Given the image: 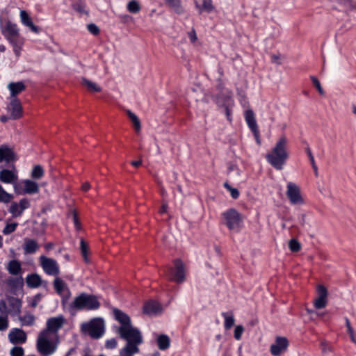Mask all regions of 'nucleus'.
I'll use <instances>...</instances> for the list:
<instances>
[{"instance_id": "nucleus-1", "label": "nucleus", "mask_w": 356, "mask_h": 356, "mask_svg": "<svg viewBox=\"0 0 356 356\" xmlns=\"http://www.w3.org/2000/svg\"><path fill=\"white\" fill-rule=\"evenodd\" d=\"M113 314L115 319L120 324L116 330L120 339L125 341L143 339L141 332L132 325L131 318L128 314L118 308H113Z\"/></svg>"}, {"instance_id": "nucleus-2", "label": "nucleus", "mask_w": 356, "mask_h": 356, "mask_svg": "<svg viewBox=\"0 0 356 356\" xmlns=\"http://www.w3.org/2000/svg\"><path fill=\"white\" fill-rule=\"evenodd\" d=\"M288 143L287 138L285 136H281L271 152L266 155L268 163L277 170L283 169L289 158V154L287 151Z\"/></svg>"}, {"instance_id": "nucleus-3", "label": "nucleus", "mask_w": 356, "mask_h": 356, "mask_svg": "<svg viewBox=\"0 0 356 356\" xmlns=\"http://www.w3.org/2000/svg\"><path fill=\"white\" fill-rule=\"evenodd\" d=\"M100 302L96 296L81 293L67 305L68 310L72 313L81 310H96L100 307Z\"/></svg>"}, {"instance_id": "nucleus-4", "label": "nucleus", "mask_w": 356, "mask_h": 356, "mask_svg": "<svg viewBox=\"0 0 356 356\" xmlns=\"http://www.w3.org/2000/svg\"><path fill=\"white\" fill-rule=\"evenodd\" d=\"M3 35L13 47V51L19 56L24 44V38L19 35L16 24H1Z\"/></svg>"}, {"instance_id": "nucleus-5", "label": "nucleus", "mask_w": 356, "mask_h": 356, "mask_svg": "<svg viewBox=\"0 0 356 356\" xmlns=\"http://www.w3.org/2000/svg\"><path fill=\"white\" fill-rule=\"evenodd\" d=\"M243 216L236 209L230 208L221 213L220 223L229 231L240 232L243 227Z\"/></svg>"}, {"instance_id": "nucleus-6", "label": "nucleus", "mask_w": 356, "mask_h": 356, "mask_svg": "<svg viewBox=\"0 0 356 356\" xmlns=\"http://www.w3.org/2000/svg\"><path fill=\"white\" fill-rule=\"evenodd\" d=\"M173 264L174 267L170 266L165 267L163 274L168 280L181 284L185 280L184 264L180 259H175Z\"/></svg>"}, {"instance_id": "nucleus-7", "label": "nucleus", "mask_w": 356, "mask_h": 356, "mask_svg": "<svg viewBox=\"0 0 356 356\" xmlns=\"http://www.w3.org/2000/svg\"><path fill=\"white\" fill-rule=\"evenodd\" d=\"M81 331L88 334L92 339H99L104 332V323L102 318H96L88 323H83Z\"/></svg>"}, {"instance_id": "nucleus-8", "label": "nucleus", "mask_w": 356, "mask_h": 356, "mask_svg": "<svg viewBox=\"0 0 356 356\" xmlns=\"http://www.w3.org/2000/svg\"><path fill=\"white\" fill-rule=\"evenodd\" d=\"M54 289L56 293L61 298V305L63 309L67 308L69 300L71 298V291L67 284L58 276L55 277L53 282Z\"/></svg>"}, {"instance_id": "nucleus-9", "label": "nucleus", "mask_w": 356, "mask_h": 356, "mask_svg": "<svg viewBox=\"0 0 356 356\" xmlns=\"http://www.w3.org/2000/svg\"><path fill=\"white\" fill-rule=\"evenodd\" d=\"M289 340L285 337H276L275 343L270 345V352L273 356H280L288 348Z\"/></svg>"}, {"instance_id": "nucleus-10", "label": "nucleus", "mask_w": 356, "mask_h": 356, "mask_svg": "<svg viewBox=\"0 0 356 356\" xmlns=\"http://www.w3.org/2000/svg\"><path fill=\"white\" fill-rule=\"evenodd\" d=\"M286 196L292 204H302L304 203L300 188L293 183L289 182L287 184Z\"/></svg>"}, {"instance_id": "nucleus-11", "label": "nucleus", "mask_w": 356, "mask_h": 356, "mask_svg": "<svg viewBox=\"0 0 356 356\" xmlns=\"http://www.w3.org/2000/svg\"><path fill=\"white\" fill-rule=\"evenodd\" d=\"M245 119L247 122V124L251 131L252 132L254 137L257 141L258 145L261 144L260 140V134L258 128V125L257 124V121L254 117V112L249 109L245 111Z\"/></svg>"}, {"instance_id": "nucleus-12", "label": "nucleus", "mask_w": 356, "mask_h": 356, "mask_svg": "<svg viewBox=\"0 0 356 356\" xmlns=\"http://www.w3.org/2000/svg\"><path fill=\"white\" fill-rule=\"evenodd\" d=\"M143 343V339L126 341L125 346L120 350V356H134L140 352L139 346Z\"/></svg>"}, {"instance_id": "nucleus-13", "label": "nucleus", "mask_w": 356, "mask_h": 356, "mask_svg": "<svg viewBox=\"0 0 356 356\" xmlns=\"http://www.w3.org/2000/svg\"><path fill=\"white\" fill-rule=\"evenodd\" d=\"M15 189L17 193L33 194L38 191V186L36 182L30 179H26L24 181L15 186Z\"/></svg>"}, {"instance_id": "nucleus-14", "label": "nucleus", "mask_w": 356, "mask_h": 356, "mask_svg": "<svg viewBox=\"0 0 356 356\" xmlns=\"http://www.w3.org/2000/svg\"><path fill=\"white\" fill-rule=\"evenodd\" d=\"M213 99L219 108L226 106H234V101L232 98V92L228 90L226 93L216 94L213 96Z\"/></svg>"}, {"instance_id": "nucleus-15", "label": "nucleus", "mask_w": 356, "mask_h": 356, "mask_svg": "<svg viewBox=\"0 0 356 356\" xmlns=\"http://www.w3.org/2000/svg\"><path fill=\"white\" fill-rule=\"evenodd\" d=\"M65 321V318L60 315L57 317L49 318L47 321L46 332L51 334H58Z\"/></svg>"}, {"instance_id": "nucleus-16", "label": "nucleus", "mask_w": 356, "mask_h": 356, "mask_svg": "<svg viewBox=\"0 0 356 356\" xmlns=\"http://www.w3.org/2000/svg\"><path fill=\"white\" fill-rule=\"evenodd\" d=\"M8 339L13 344H22L26 341V334L22 329H12L8 334Z\"/></svg>"}, {"instance_id": "nucleus-17", "label": "nucleus", "mask_w": 356, "mask_h": 356, "mask_svg": "<svg viewBox=\"0 0 356 356\" xmlns=\"http://www.w3.org/2000/svg\"><path fill=\"white\" fill-rule=\"evenodd\" d=\"M58 343V334H51L46 332V356L51 355L56 350Z\"/></svg>"}, {"instance_id": "nucleus-18", "label": "nucleus", "mask_w": 356, "mask_h": 356, "mask_svg": "<svg viewBox=\"0 0 356 356\" xmlns=\"http://www.w3.org/2000/svg\"><path fill=\"white\" fill-rule=\"evenodd\" d=\"M10 111V118L16 120L19 118L22 115V107L20 102L17 98L11 99L10 105L8 106Z\"/></svg>"}, {"instance_id": "nucleus-19", "label": "nucleus", "mask_w": 356, "mask_h": 356, "mask_svg": "<svg viewBox=\"0 0 356 356\" xmlns=\"http://www.w3.org/2000/svg\"><path fill=\"white\" fill-rule=\"evenodd\" d=\"M16 159L17 157L13 149L5 145L0 146V163H9Z\"/></svg>"}, {"instance_id": "nucleus-20", "label": "nucleus", "mask_w": 356, "mask_h": 356, "mask_svg": "<svg viewBox=\"0 0 356 356\" xmlns=\"http://www.w3.org/2000/svg\"><path fill=\"white\" fill-rule=\"evenodd\" d=\"M17 179V174L13 170L3 169L0 171V181L4 184H15Z\"/></svg>"}, {"instance_id": "nucleus-21", "label": "nucleus", "mask_w": 356, "mask_h": 356, "mask_svg": "<svg viewBox=\"0 0 356 356\" xmlns=\"http://www.w3.org/2000/svg\"><path fill=\"white\" fill-rule=\"evenodd\" d=\"M46 274L57 277L60 274V268L56 260L46 257Z\"/></svg>"}, {"instance_id": "nucleus-22", "label": "nucleus", "mask_w": 356, "mask_h": 356, "mask_svg": "<svg viewBox=\"0 0 356 356\" xmlns=\"http://www.w3.org/2000/svg\"><path fill=\"white\" fill-rule=\"evenodd\" d=\"M23 249L25 254H31L37 252L39 249V245L35 240L24 238Z\"/></svg>"}, {"instance_id": "nucleus-23", "label": "nucleus", "mask_w": 356, "mask_h": 356, "mask_svg": "<svg viewBox=\"0 0 356 356\" xmlns=\"http://www.w3.org/2000/svg\"><path fill=\"white\" fill-rule=\"evenodd\" d=\"M161 310V305L156 301L149 300L146 302L143 307V312L145 314H157Z\"/></svg>"}, {"instance_id": "nucleus-24", "label": "nucleus", "mask_w": 356, "mask_h": 356, "mask_svg": "<svg viewBox=\"0 0 356 356\" xmlns=\"http://www.w3.org/2000/svg\"><path fill=\"white\" fill-rule=\"evenodd\" d=\"M8 88L10 92L12 99L17 98L16 96L24 91L26 88L22 81L11 82L8 85Z\"/></svg>"}, {"instance_id": "nucleus-25", "label": "nucleus", "mask_w": 356, "mask_h": 356, "mask_svg": "<svg viewBox=\"0 0 356 356\" xmlns=\"http://www.w3.org/2000/svg\"><path fill=\"white\" fill-rule=\"evenodd\" d=\"M156 344L159 350H165L170 346V337L164 334H159L156 339Z\"/></svg>"}, {"instance_id": "nucleus-26", "label": "nucleus", "mask_w": 356, "mask_h": 356, "mask_svg": "<svg viewBox=\"0 0 356 356\" xmlns=\"http://www.w3.org/2000/svg\"><path fill=\"white\" fill-rule=\"evenodd\" d=\"M42 282L40 276L38 274L32 273L28 275L26 277V283L29 288L34 289L38 287Z\"/></svg>"}, {"instance_id": "nucleus-27", "label": "nucleus", "mask_w": 356, "mask_h": 356, "mask_svg": "<svg viewBox=\"0 0 356 356\" xmlns=\"http://www.w3.org/2000/svg\"><path fill=\"white\" fill-rule=\"evenodd\" d=\"M7 270L13 275H17L22 273L21 263L15 259L9 261Z\"/></svg>"}, {"instance_id": "nucleus-28", "label": "nucleus", "mask_w": 356, "mask_h": 356, "mask_svg": "<svg viewBox=\"0 0 356 356\" xmlns=\"http://www.w3.org/2000/svg\"><path fill=\"white\" fill-rule=\"evenodd\" d=\"M200 3L195 1V5L200 12L211 13L214 9L211 0H200Z\"/></svg>"}, {"instance_id": "nucleus-29", "label": "nucleus", "mask_w": 356, "mask_h": 356, "mask_svg": "<svg viewBox=\"0 0 356 356\" xmlns=\"http://www.w3.org/2000/svg\"><path fill=\"white\" fill-rule=\"evenodd\" d=\"M72 8L78 13L83 15H88V11L86 10V2L84 0H71Z\"/></svg>"}, {"instance_id": "nucleus-30", "label": "nucleus", "mask_w": 356, "mask_h": 356, "mask_svg": "<svg viewBox=\"0 0 356 356\" xmlns=\"http://www.w3.org/2000/svg\"><path fill=\"white\" fill-rule=\"evenodd\" d=\"M72 216V220L74 225V228L76 231L79 232L82 229L81 222L80 221V219L79 218V214L77 211L75 209H72L69 210L67 213V217Z\"/></svg>"}, {"instance_id": "nucleus-31", "label": "nucleus", "mask_w": 356, "mask_h": 356, "mask_svg": "<svg viewBox=\"0 0 356 356\" xmlns=\"http://www.w3.org/2000/svg\"><path fill=\"white\" fill-rule=\"evenodd\" d=\"M81 83L86 86L90 92H99L102 91V88L99 86L85 77L82 78Z\"/></svg>"}, {"instance_id": "nucleus-32", "label": "nucleus", "mask_w": 356, "mask_h": 356, "mask_svg": "<svg viewBox=\"0 0 356 356\" xmlns=\"http://www.w3.org/2000/svg\"><path fill=\"white\" fill-rule=\"evenodd\" d=\"M8 304L10 309L15 312L18 313L20 312V308L22 307L21 300L17 298L11 297L8 298Z\"/></svg>"}, {"instance_id": "nucleus-33", "label": "nucleus", "mask_w": 356, "mask_h": 356, "mask_svg": "<svg viewBox=\"0 0 356 356\" xmlns=\"http://www.w3.org/2000/svg\"><path fill=\"white\" fill-rule=\"evenodd\" d=\"M127 115L129 119L131 121L133 126L136 130V131H139L141 128L140 121L137 115L132 113L131 111H127Z\"/></svg>"}, {"instance_id": "nucleus-34", "label": "nucleus", "mask_w": 356, "mask_h": 356, "mask_svg": "<svg viewBox=\"0 0 356 356\" xmlns=\"http://www.w3.org/2000/svg\"><path fill=\"white\" fill-rule=\"evenodd\" d=\"M222 316L225 318L224 326L225 330H229L234 325V318L232 312L229 314L227 312L222 313Z\"/></svg>"}, {"instance_id": "nucleus-35", "label": "nucleus", "mask_w": 356, "mask_h": 356, "mask_svg": "<svg viewBox=\"0 0 356 356\" xmlns=\"http://www.w3.org/2000/svg\"><path fill=\"white\" fill-rule=\"evenodd\" d=\"M89 249L90 248L88 243L83 238H81L80 241V250L81 255L83 256V259L86 263H88L89 261V259L88 258Z\"/></svg>"}, {"instance_id": "nucleus-36", "label": "nucleus", "mask_w": 356, "mask_h": 356, "mask_svg": "<svg viewBox=\"0 0 356 356\" xmlns=\"http://www.w3.org/2000/svg\"><path fill=\"white\" fill-rule=\"evenodd\" d=\"M37 348L42 355H44V329L42 330L40 332L37 342Z\"/></svg>"}, {"instance_id": "nucleus-37", "label": "nucleus", "mask_w": 356, "mask_h": 356, "mask_svg": "<svg viewBox=\"0 0 356 356\" xmlns=\"http://www.w3.org/2000/svg\"><path fill=\"white\" fill-rule=\"evenodd\" d=\"M166 3L171 8H172L175 11L180 14L183 13L184 9L181 6V0H165Z\"/></svg>"}, {"instance_id": "nucleus-38", "label": "nucleus", "mask_w": 356, "mask_h": 356, "mask_svg": "<svg viewBox=\"0 0 356 356\" xmlns=\"http://www.w3.org/2000/svg\"><path fill=\"white\" fill-rule=\"evenodd\" d=\"M127 10L131 13H137L140 10V5L136 0H131L127 3Z\"/></svg>"}, {"instance_id": "nucleus-39", "label": "nucleus", "mask_w": 356, "mask_h": 356, "mask_svg": "<svg viewBox=\"0 0 356 356\" xmlns=\"http://www.w3.org/2000/svg\"><path fill=\"white\" fill-rule=\"evenodd\" d=\"M289 248L293 252H298L301 250L300 243L295 238H292L289 242Z\"/></svg>"}, {"instance_id": "nucleus-40", "label": "nucleus", "mask_w": 356, "mask_h": 356, "mask_svg": "<svg viewBox=\"0 0 356 356\" xmlns=\"http://www.w3.org/2000/svg\"><path fill=\"white\" fill-rule=\"evenodd\" d=\"M12 199V195L8 193L0 185V202L8 203Z\"/></svg>"}, {"instance_id": "nucleus-41", "label": "nucleus", "mask_w": 356, "mask_h": 356, "mask_svg": "<svg viewBox=\"0 0 356 356\" xmlns=\"http://www.w3.org/2000/svg\"><path fill=\"white\" fill-rule=\"evenodd\" d=\"M9 211L12 213L13 216L17 217L22 215L23 213L20 206L18 204L13 202L10 207Z\"/></svg>"}, {"instance_id": "nucleus-42", "label": "nucleus", "mask_w": 356, "mask_h": 356, "mask_svg": "<svg viewBox=\"0 0 356 356\" xmlns=\"http://www.w3.org/2000/svg\"><path fill=\"white\" fill-rule=\"evenodd\" d=\"M327 304V298L318 297L314 302V307L317 309H323Z\"/></svg>"}, {"instance_id": "nucleus-43", "label": "nucleus", "mask_w": 356, "mask_h": 356, "mask_svg": "<svg viewBox=\"0 0 356 356\" xmlns=\"http://www.w3.org/2000/svg\"><path fill=\"white\" fill-rule=\"evenodd\" d=\"M310 79L312 82L313 86L316 88L318 93L321 95H323L325 94V91L323 89L319 80L315 76L313 75L310 76Z\"/></svg>"}, {"instance_id": "nucleus-44", "label": "nucleus", "mask_w": 356, "mask_h": 356, "mask_svg": "<svg viewBox=\"0 0 356 356\" xmlns=\"http://www.w3.org/2000/svg\"><path fill=\"white\" fill-rule=\"evenodd\" d=\"M18 226L17 222L8 223L2 230V233L4 235H8L15 231Z\"/></svg>"}, {"instance_id": "nucleus-45", "label": "nucleus", "mask_w": 356, "mask_h": 356, "mask_svg": "<svg viewBox=\"0 0 356 356\" xmlns=\"http://www.w3.org/2000/svg\"><path fill=\"white\" fill-rule=\"evenodd\" d=\"M344 4L348 3L349 7L347 10L348 15H351V13H356V0H342Z\"/></svg>"}, {"instance_id": "nucleus-46", "label": "nucleus", "mask_w": 356, "mask_h": 356, "mask_svg": "<svg viewBox=\"0 0 356 356\" xmlns=\"http://www.w3.org/2000/svg\"><path fill=\"white\" fill-rule=\"evenodd\" d=\"M43 168L40 165H35L31 172V177L33 179H39L43 175Z\"/></svg>"}, {"instance_id": "nucleus-47", "label": "nucleus", "mask_w": 356, "mask_h": 356, "mask_svg": "<svg viewBox=\"0 0 356 356\" xmlns=\"http://www.w3.org/2000/svg\"><path fill=\"white\" fill-rule=\"evenodd\" d=\"M317 293L318 297L327 298L328 291L327 288L323 284H318L317 286Z\"/></svg>"}, {"instance_id": "nucleus-48", "label": "nucleus", "mask_w": 356, "mask_h": 356, "mask_svg": "<svg viewBox=\"0 0 356 356\" xmlns=\"http://www.w3.org/2000/svg\"><path fill=\"white\" fill-rule=\"evenodd\" d=\"M305 152L309 157V159L310 161V163H311V165L312 166V168L314 170V171H316V162H315V160H314V155L311 151V149L310 147H309V145H307V147H306L305 149Z\"/></svg>"}, {"instance_id": "nucleus-49", "label": "nucleus", "mask_w": 356, "mask_h": 356, "mask_svg": "<svg viewBox=\"0 0 356 356\" xmlns=\"http://www.w3.org/2000/svg\"><path fill=\"white\" fill-rule=\"evenodd\" d=\"M22 325H31L33 323L34 318L31 315H27L19 318Z\"/></svg>"}, {"instance_id": "nucleus-50", "label": "nucleus", "mask_w": 356, "mask_h": 356, "mask_svg": "<svg viewBox=\"0 0 356 356\" xmlns=\"http://www.w3.org/2000/svg\"><path fill=\"white\" fill-rule=\"evenodd\" d=\"M24 354V348L20 346H15L10 350L11 356H23Z\"/></svg>"}, {"instance_id": "nucleus-51", "label": "nucleus", "mask_w": 356, "mask_h": 356, "mask_svg": "<svg viewBox=\"0 0 356 356\" xmlns=\"http://www.w3.org/2000/svg\"><path fill=\"white\" fill-rule=\"evenodd\" d=\"M8 327V316H0V331H4Z\"/></svg>"}, {"instance_id": "nucleus-52", "label": "nucleus", "mask_w": 356, "mask_h": 356, "mask_svg": "<svg viewBox=\"0 0 356 356\" xmlns=\"http://www.w3.org/2000/svg\"><path fill=\"white\" fill-rule=\"evenodd\" d=\"M87 29L88 31L94 35H98L99 34L100 30L95 24H88Z\"/></svg>"}, {"instance_id": "nucleus-53", "label": "nucleus", "mask_w": 356, "mask_h": 356, "mask_svg": "<svg viewBox=\"0 0 356 356\" xmlns=\"http://www.w3.org/2000/svg\"><path fill=\"white\" fill-rule=\"evenodd\" d=\"M42 298V295L40 293L34 296L29 301V305L32 307H35L38 305V304L41 301Z\"/></svg>"}, {"instance_id": "nucleus-54", "label": "nucleus", "mask_w": 356, "mask_h": 356, "mask_svg": "<svg viewBox=\"0 0 356 356\" xmlns=\"http://www.w3.org/2000/svg\"><path fill=\"white\" fill-rule=\"evenodd\" d=\"M234 106H226V107H223L225 114L226 115L227 120L232 123V108Z\"/></svg>"}, {"instance_id": "nucleus-55", "label": "nucleus", "mask_w": 356, "mask_h": 356, "mask_svg": "<svg viewBox=\"0 0 356 356\" xmlns=\"http://www.w3.org/2000/svg\"><path fill=\"white\" fill-rule=\"evenodd\" d=\"M244 331V328L242 325H237L235 327L234 337L236 340H240L241 339L242 334Z\"/></svg>"}, {"instance_id": "nucleus-56", "label": "nucleus", "mask_w": 356, "mask_h": 356, "mask_svg": "<svg viewBox=\"0 0 356 356\" xmlns=\"http://www.w3.org/2000/svg\"><path fill=\"white\" fill-rule=\"evenodd\" d=\"M118 346V341L115 338L110 339L106 341L105 347L108 349H114Z\"/></svg>"}, {"instance_id": "nucleus-57", "label": "nucleus", "mask_w": 356, "mask_h": 356, "mask_svg": "<svg viewBox=\"0 0 356 356\" xmlns=\"http://www.w3.org/2000/svg\"><path fill=\"white\" fill-rule=\"evenodd\" d=\"M0 316H8V307L5 301H0Z\"/></svg>"}, {"instance_id": "nucleus-58", "label": "nucleus", "mask_w": 356, "mask_h": 356, "mask_svg": "<svg viewBox=\"0 0 356 356\" xmlns=\"http://www.w3.org/2000/svg\"><path fill=\"white\" fill-rule=\"evenodd\" d=\"M20 18L22 22H31L29 15L26 10H20Z\"/></svg>"}, {"instance_id": "nucleus-59", "label": "nucleus", "mask_w": 356, "mask_h": 356, "mask_svg": "<svg viewBox=\"0 0 356 356\" xmlns=\"http://www.w3.org/2000/svg\"><path fill=\"white\" fill-rule=\"evenodd\" d=\"M188 36L190 39L191 42L193 44H194L197 40L195 30L193 28L190 31L188 32Z\"/></svg>"}, {"instance_id": "nucleus-60", "label": "nucleus", "mask_w": 356, "mask_h": 356, "mask_svg": "<svg viewBox=\"0 0 356 356\" xmlns=\"http://www.w3.org/2000/svg\"><path fill=\"white\" fill-rule=\"evenodd\" d=\"M230 193H231V196L232 198L234 199H237L238 197H239V191L238 189L236 188H230Z\"/></svg>"}, {"instance_id": "nucleus-61", "label": "nucleus", "mask_w": 356, "mask_h": 356, "mask_svg": "<svg viewBox=\"0 0 356 356\" xmlns=\"http://www.w3.org/2000/svg\"><path fill=\"white\" fill-rule=\"evenodd\" d=\"M18 205L20 206V208L22 209V212L25 209H26L29 206V202L26 200L22 199L19 201Z\"/></svg>"}, {"instance_id": "nucleus-62", "label": "nucleus", "mask_w": 356, "mask_h": 356, "mask_svg": "<svg viewBox=\"0 0 356 356\" xmlns=\"http://www.w3.org/2000/svg\"><path fill=\"white\" fill-rule=\"evenodd\" d=\"M81 188L82 191L87 192L90 188V184L88 182L83 183Z\"/></svg>"}, {"instance_id": "nucleus-63", "label": "nucleus", "mask_w": 356, "mask_h": 356, "mask_svg": "<svg viewBox=\"0 0 356 356\" xmlns=\"http://www.w3.org/2000/svg\"><path fill=\"white\" fill-rule=\"evenodd\" d=\"M168 205L166 204H163L159 209V213L161 214L165 213L167 212Z\"/></svg>"}, {"instance_id": "nucleus-64", "label": "nucleus", "mask_w": 356, "mask_h": 356, "mask_svg": "<svg viewBox=\"0 0 356 356\" xmlns=\"http://www.w3.org/2000/svg\"><path fill=\"white\" fill-rule=\"evenodd\" d=\"M131 165L135 168H138L142 165V161L141 160L132 161L131 162Z\"/></svg>"}]
</instances>
